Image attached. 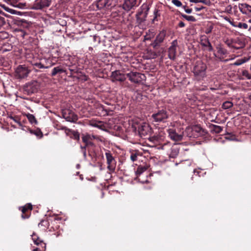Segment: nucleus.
<instances>
[{
    "label": "nucleus",
    "instance_id": "f257e3e1",
    "mask_svg": "<svg viewBox=\"0 0 251 251\" xmlns=\"http://www.w3.org/2000/svg\"><path fill=\"white\" fill-rule=\"evenodd\" d=\"M128 128L135 133H138L140 137H145L151 135L152 128L149 124L144 122L138 117L129 118L128 120Z\"/></svg>",
    "mask_w": 251,
    "mask_h": 251
},
{
    "label": "nucleus",
    "instance_id": "f03ea898",
    "mask_svg": "<svg viewBox=\"0 0 251 251\" xmlns=\"http://www.w3.org/2000/svg\"><path fill=\"white\" fill-rule=\"evenodd\" d=\"M206 65L202 61H197L194 67L193 72L198 80H201L205 76Z\"/></svg>",
    "mask_w": 251,
    "mask_h": 251
},
{
    "label": "nucleus",
    "instance_id": "7ed1b4c3",
    "mask_svg": "<svg viewBox=\"0 0 251 251\" xmlns=\"http://www.w3.org/2000/svg\"><path fill=\"white\" fill-rule=\"evenodd\" d=\"M39 87V83L36 80H33L24 85V90L27 95H31L37 92Z\"/></svg>",
    "mask_w": 251,
    "mask_h": 251
},
{
    "label": "nucleus",
    "instance_id": "20e7f679",
    "mask_svg": "<svg viewBox=\"0 0 251 251\" xmlns=\"http://www.w3.org/2000/svg\"><path fill=\"white\" fill-rule=\"evenodd\" d=\"M126 77L132 82L135 83H143L145 80V75L139 73L130 72L126 74Z\"/></svg>",
    "mask_w": 251,
    "mask_h": 251
},
{
    "label": "nucleus",
    "instance_id": "39448f33",
    "mask_svg": "<svg viewBox=\"0 0 251 251\" xmlns=\"http://www.w3.org/2000/svg\"><path fill=\"white\" fill-rule=\"evenodd\" d=\"M169 115L166 110L161 109L151 115L153 121L155 122H165L168 118Z\"/></svg>",
    "mask_w": 251,
    "mask_h": 251
},
{
    "label": "nucleus",
    "instance_id": "423d86ee",
    "mask_svg": "<svg viewBox=\"0 0 251 251\" xmlns=\"http://www.w3.org/2000/svg\"><path fill=\"white\" fill-rule=\"evenodd\" d=\"M178 47L177 40H174L171 43V46L168 49V57L172 60H175L176 54V50Z\"/></svg>",
    "mask_w": 251,
    "mask_h": 251
},
{
    "label": "nucleus",
    "instance_id": "0eeeda50",
    "mask_svg": "<svg viewBox=\"0 0 251 251\" xmlns=\"http://www.w3.org/2000/svg\"><path fill=\"white\" fill-rule=\"evenodd\" d=\"M30 72V71L25 65L18 66L16 70V75L20 78L26 77Z\"/></svg>",
    "mask_w": 251,
    "mask_h": 251
},
{
    "label": "nucleus",
    "instance_id": "6e6552de",
    "mask_svg": "<svg viewBox=\"0 0 251 251\" xmlns=\"http://www.w3.org/2000/svg\"><path fill=\"white\" fill-rule=\"evenodd\" d=\"M168 133L170 138L175 141H180L182 140V134H178L173 128L168 129Z\"/></svg>",
    "mask_w": 251,
    "mask_h": 251
},
{
    "label": "nucleus",
    "instance_id": "1a4fd4ad",
    "mask_svg": "<svg viewBox=\"0 0 251 251\" xmlns=\"http://www.w3.org/2000/svg\"><path fill=\"white\" fill-rule=\"evenodd\" d=\"M166 36V32L165 31H161L156 36L155 40L151 44V46L153 48H155L156 47L159 46V45L163 42L165 37Z\"/></svg>",
    "mask_w": 251,
    "mask_h": 251
},
{
    "label": "nucleus",
    "instance_id": "9d476101",
    "mask_svg": "<svg viewBox=\"0 0 251 251\" xmlns=\"http://www.w3.org/2000/svg\"><path fill=\"white\" fill-rule=\"evenodd\" d=\"M200 44L202 47L208 48V50L209 51H212L213 50L209 39L205 35H201V36Z\"/></svg>",
    "mask_w": 251,
    "mask_h": 251
},
{
    "label": "nucleus",
    "instance_id": "9b49d317",
    "mask_svg": "<svg viewBox=\"0 0 251 251\" xmlns=\"http://www.w3.org/2000/svg\"><path fill=\"white\" fill-rule=\"evenodd\" d=\"M105 156L107 159V163L108 164V168L110 170H113L115 168V160L111 154L109 152H107L105 153Z\"/></svg>",
    "mask_w": 251,
    "mask_h": 251
},
{
    "label": "nucleus",
    "instance_id": "f8f14e48",
    "mask_svg": "<svg viewBox=\"0 0 251 251\" xmlns=\"http://www.w3.org/2000/svg\"><path fill=\"white\" fill-rule=\"evenodd\" d=\"M240 11L244 14L251 15V6L247 3H241L239 5Z\"/></svg>",
    "mask_w": 251,
    "mask_h": 251
},
{
    "label": "nucleus",
    "instance_id": "ddd939ff",
    "mask_svg": "<svg viewBox=\"0 0 251 251\" xmlns=\"http://www.w3.org/2000/svg\"><path fill=\"white\" fill-rule=\"evenodd\" d=\"M163 139V136L162 135L155 134L152 136L150 135L148 140L154 144H159Z\"/></svg>",
    "mask_w": 251,
    "mask_h": 251
},
{
    "label": "nucleus",
    "instance_id": "4468645a",
    "mask_svg": "<svg viewBox=\"0 0 251 251\" xmlns=\"http://www.w3.org/2000/svg\"><path fill=\"white\" fill-rule=\"evenodd\" d=\"M32 205L30 203H28V204L25 205L24 207H22L21 211L23 213V214L22 215V218H23V219L28 218L29 217V215L25 214V213L28 210H32Z\"/></svg>",
    "mask_w": 251,
    "mask_h": 251
},
{
    "label": "nucleus",
    "instance_id": "2eb2a0df",
    "mask_svg": "<svg viewBox=\"0 0 251 251\" xmlns=\"http://www.w3.org/2000/svg\"><path fill=\"white\" fill-rule=\"evenodd\" d=\"M128 154V155H129L130 159L132 162L137 160L138 157L140 155V152L137 150L129 151Z\"/></svg>",
    "mask_w": 251,
    "mask_h": 251
},
{
    "label": "nucleus",
    "instance_id": "dca6fc26",
    "mask_svg": "<svg viewBox=\"0 0 251 251\" xmlns=\"http://www.w3.org/2000/svg\"><path fill=\"white\" fill-rule=\"evenodd\" d=\"M112 76L116 80L119 81H123L125 79V76L124 75L121 74L119 71H115L112 73Z\"/></svg>",
    "mask_w": 251,
    "mask_h": 251
},
{
    "label": "nucleus",
    "instance_id": "f3484780",
    "mask_svg": "<svg viewBox=\"0 0 251 251\" xmlns=\"http://www.w3.org/2000/svg\"><path fill=\"white\" fill-rule=\"evenodd\" d=\"M50 1L49 0H40V2L37 4V9H42L44 7L50 6Z\"/></svg>",
    "mask_w": 251,
    "mask_h": 251
},
{
    "label": "nucleus",
    "instance_id": "a211bd4d",
    "mask_svg": "<svg viewBox=\"0 0 251 251\" xmlns=\"http://www.w3.org/2000/svg\"><path fill=\"white\" fill-rule=\"evenodd\" d=\"M132 99L137 102H140L143 99V96L140 92L135 91L132 96Z\"/></svg>",
    "mask_w": 251,
    "mask_h": 251
},
{
    "label": "nucleus",
    "instance_id": "6ab92c4d",
    "mask_svg": "<svg viewBox=\"0 0 251 251\" xmlns=\"http://www.w3.org/2000/svg\"><path fill=\"white\" fill-rule=\"evenodd\" d=\"M61 129L65 130V132L67 134H68L69 132H71L72 133L74 138L75 139H76L77 140H79V134L78 133V132L74 130H71L67 128L66 127H62Z\"/></svg>",
    "mask_w": 251,
    "mask_h": 251
},
{
    "label": "nucleus",
    "instance_id": "aec40b11",
    "mask_svg": "<svg viewBox=\"0 0 251 251\" xmlns=\"http://www.w3.org/2000/svg\"><path fill=\"white\" fill-rule=\"evenodd\" d=\"M111 0H99L98 3V6L100 8L109 6L111 5Z\"/></svg>",
    "mask_w": 251,
    "mask_h": 251
},
{
    "label": "nucleus",
    "instance_id": "412c9836",
    "mask_svg": "<svg viewBox=\"0 0 251 251\" xmlns=\"http://www.w3.org/2000/svg\"><path fill=\"white\" fill-rule=\"evenodd\" d=\"M201 128L200 126H194L192 127H187L186 128L185 132H196L197 133H201Z\"/></svg>",
    "mask_w": 251,
    "mask_h": 251
},
{
    "label": "nucleus",
    "instance_id": "4be33fe9",
    "mask_svg": "<svg viewBox=\"0 0 251 251\" xmlns=\"http://www.w3.org/2000/svg\"><path fill=\"white\" fill-rule=\"evenodd\" d=\"M250 59V57H244L243 58H240L237 60L234 63L233 65L235 66H239L242 64L248 61Z\"/></svg>",
    "mask_w": 251,
    "mask_h": 251
},
{
    "label": "nucleus",
    "instance_id": "5701e85b",
    "mask_svg": "<svg viewBox=\"0 0 251 251\" xmlns=\"http://www.w3.org/2000/svg\"><path fill=\"white\" fill-rule=\"evenodd\" d=\"M216 49L217 50V52L220 55H225L227 53V50L223 48L221 45H218Z\"/></svg>",
    "mask_w": 251,
    "mask_h": 251
},
{
    "label": "nucleus",
    "instance_id": "b1692460",
    "mask_svg": "<svg viewBox=\"0 0 251 251\" xmlns=\"http://www.w3.org/2000/svg\"><path fill=\"white\" fill-rule=\"evenodd\" d=\"M90 125L94 127H96L100 129H102L103 126L102 122L101 121H91Z\"/></svg>",
    "mask_w": 251,
    "mask_h": 251
},
{
    "label": "nucleus",
    "instance_id": "393cba45",
    "mask_svg": "<svg viewBox=\"0 0 251 251\" xmlns=\"http://www.w3.org/2000/svg\"><path fill=\"white\" fill-rule=\"evenodd\" d=\"M96 136L89 134H84L82 137V141H92L96 139Z\"/></svg>",
    "mask_w": 251,
    "mask_h": 251
},
{
    "label": "nucleus",
    "instance_id": "a878e982",
    "mask_svg": "<svg viewBox=\"0 0 251 251\" xmlns=\"http://www.w3.org/2000/svg\"><path fill=\"white\" fill-rule=\"evenodd\" d=\"M179 153V149L176 147H173L171 149L170 156L172 158L176 157Z\"/></svg>",
    "mask_w": 251,
    "mask_h": 251
},
{
    "label": "nucleus",
    "instance_id": "bb28decb",
    "mask_svg": "<svg viewBox=\"0 0 251 251\" xmlns=\"http://www.w3.org/2000/svg\"><path fill=\"white\" fill-rule=\"evenodd\" d=\"M64 72H65V70H63V69H62L61 68H60V67H54L52 71L51 75L54 76L57 74H58V73L61 74V73H64Z\"/></svg>",
    "mask_w": 251,
    "mask_h": 251
},
{
    "label": "nucleus",
    "instance_id": "cd10ccee",
    "mask_svg": "<svg viewBox=\"0 0 251 251\" xmlns=\"http://www.w3.org/2000/svg\"><path fill=\"white\" fill-rule=\"evenodd\" d=\"M211 130L216 133H219L223 130V127L218 125H213L211 126Z\"/></svg>",
    "mask_w": 251,
    "mask_h": 251
},
{
    "label": "nucleus",
    "instance_id": "c85d7f7f",
    "mask_svg": "<svg viewBox=\"0 0 251 251\" xmlns=\"http://www.w3.org/2000/svg\"><path fill=\"white\" fill-rule=\"evenodd\" d=\"M136 4V0H126V9H131Z\"/></svg>",
    "mask_w": 251,
    "mask_h": 251
},
{
    "label": "nucleus",
    "instance_id": "c756f323",
    "mask_svg": "<svg viewBox=\"0 0 251 251\" xmlns=\"http://www.w3.org/2000/svg\"><path fill=\"white\" fill-rule=\"evenodd\" d=\"M233 106V103L231 101H226L222 104V108L224 109H229Z\"/></svg>",
    "mask_w": 251,
    "mask_h": 251
},
{
    "label": "nucleus",
    "instance_id": "7c9ffc66",
    "mask_svg": "<svg viewBox=\"0 0 251 251\" xmlns=\"http://www.w3.org/2000/svg\"><path fill=\"white\" fill-rule=\"evenodd\" d=\"M26 117L31 124H37V121L33 115L31 114H27L26 115Z\"/></svg>",
    "mask_w": 251,
    "mask_h": 251
},
{
    "label": "nucleus",
    "instance_id": "2f4dec72",
    "mask_svg": "<svg viewBox=\"0 0 251 251\" xmlns=\"http://www.w3.org/2000/svg\"><path fill=\"white\" fill-rule=\"evenodd\" d=\"M147 169V167L145 166H139L137 171H136V173L137 175H141L143 172H144L145 171H146Z\"/></svg>",
    "mask_w": 251,
    "mask_h": 251
},
{
    "label": "nucleus",
    "instance_id": "473e14b6",
    "mask_svg": "<svg viewBox=\"0 0 251 251\" xmlns=\"http://www.w3.org/2000/svg\"><path fill=\"white\" fill-rule=\"evenodd\" d=\"M181 16L185 20L190 22H195L196 21V18L193 16H188L187 15L181 14Z\"/></svg>",
    "mask_w": 251,
    "mask_h": 251
},
{
    "label": "nucleus",
    "instance_id": "72a5a7b5",
    "mask_svg": "<svg viewBox=\"0 0 251 251\" xmlns=\"http://www.w3.org/2000/svg\"><path fill=\"white\" fill-rule=\"evenodd\" d=\"M236 27H239L240 28H243L246 29L248 28V25L246 23H239L237 25H236Z\"/></svg>",
    "mask_w": 251,
    "mask_h": 251
},
{
    "label": "nucleus",
    "instance_id": "f704fd0d",
    "mask_svg": "<svg viewBox=\"0 0 251 251\" xmlns=\"http://www.w3.org/2000/svg\"><path fill=\"white\" fill-rule=\"evenodd\" d=\"M32 239L35 244L37 245H39V242H37V240L39 239V237L37 236L36 234H33V235H32Z\"/></svg>",
    "mask_w": 251,
    "mask_h": 251
},
{
    "label": "nucleus",
    "instance_id": "c9c22d12",
    "mask_svg": "<svg viewBox=\"0 0 251 251\" xmlns=\"http://www.w3.org/2000/svg\"><path fill=\"white\" fill-rule=\"evenodd\" d=\"M32 65L37 67L38 68L43 69V68H48V67H45L43 64H42L40 62L35 63L32 64Z\"/></svg>",
    "mask_w": 251,
    "mask_h": 251
},
{
    "label": "nucleus",
    "instance_id": "e433bc0d",
    "mask_svg": "<svg viewBox=\"0 0 251 251\" xmlns=\"http://www.w3.org/2000/svg\"><path fill=\"white\" fill-rule=\"evenodd\" d=\"M64 117L69 122H74L77 120L76 116H74L72 118H70L69 117H65V115H64Z\"/></svg>",
    "mask_w": 251,
    "mask_h": 251
},
{
    "label": "nucleus",
    "instance_id": "4c0bfd02",
    "mask_svg": "<svg viewBox=\"0 0 251 251\" xmlns=\"http://www.w3.org/2000/svg\"><path fill=\"white\" fill-rule=\"evenodd\" d=\"M172 3L177 7H180L182 6L181 2L179 0H172Z\"/></svg>",
    "mask_w": 251,
    "mask_h": 251
},
{
    "label": "nucleus",
    "instance_id": "58836bf2",
    "mask_svg": "<svg viewBox=\"0 0 251 251\" xmlns=\"http://www.w3.org/2000/svg\"><path fill=\"white\" fill-rule=\"evenodd\" d=\"M223 18L226 21L228 22L232 26H236V25L234 24V23L231 21L229 18H228L227 17H224Z\"/></svg>",
    "mask_w": 251,
    "mask_h": 251
},
{
    "label": "nucleus",
    "instance_id": "ea45409f",
    "mask_svg": "<svg viewBox=\"0 0 251 251\" xmlns=\"http://www.w3.org/2000/svg\"><path fill=\"white\" fill-rule=\"evenodd\" d=\"M154 36V34H151V35H148V34H146L145 36H144V39L145 40H150L151 38H152Z\"/></svg>",
    "mask_w": 251,
    "mask_h": 251
},
{
    "label": "nucleus",
    "instance_id": "a19ab883",
    "mask_svg": "<svg viewBox=\"0 0 251 251\" xmlns=\"http://www.w3.org/2000/svg\"><path fill=\"white\" fill-rule=\"evenodd\" d=\"M5 19L3 17L0 16V27L5 24Z\"/></svg>",
    "mask_w": 251,
    "mask_h": 251
},
{
    "label": "nucleus",
    "instance_id": "79ce46f5",
    "mask_svg": "<svg viewBox=\"0 0 251 251\" xmlns=\"http://www.w3.org/2000/svg\"><path fill=\"white\" fill-rule=\"evenodd\" d=\"M154 18L153 19V21H154L156 18L159 16V14L158 13V10L157 9H155L154 11Z\"/></svg>",
    "mask_w": 251,
    "mask_h": 251
},
{
    "label": "nucleus",
    "instance_id": "37998d69",
    "mask_svg": "<svg viewBox=\"0 0 251 251\" xmlns=\"http://www.w3.org/2000/svg\"><path fill=\"white\" fill-rule=\"evenodd\" d=\"M225 43L229 47H231V41L228 39L226 40L225 41Z\"/></svg>",
    "mask_w": 251,
    "mask_h": 251
},
{
    "label": "nucleus",
    "instance_id": "c03bdc74",
    "mask_svg": "<svg viewBox=\"0 0 251 251\" xmlns=\"http://www.w3.org/2000/svg\"><path fill=\"white\" fill-rule=\"evenodd\" d=\"M84 143H85L86 146H88L89 145L92 146L93 145V143L92 142V141H83Z\"/></svg>",
    "mask_w": 251,
    "mask_h": 251
},
{
    "label": "nucleus",
    "instance_id": "a18cd8bd",
    "mask_svg": "<svg viewBox=\"0 0 251 251\" xmlns=\"http://www.w3.org/2000/svg\"><path fill=\"white\" fill-rule=\"evenodd\" d=\"M32 133H33L35 134L36 136H41L42 135V132L40 131H35L34 132H31Z\"/></svg>",
    "mask_w": 251,
    "mask_h": 251
},
{
    "label": "nucleus",
    "instance_id": "49530a36",
    "mask_svg": "<svg viewBox=\"0 0 251 251\" xmlns=\"http://www.w3.org/2000/svg\"><path fill=\"white\" fill-rule=\"evenodd\" d=\"M204 7L203 6H200V7H196L195 8L196 11H200L202 9H203Z\"/></svg>",
    "mask_w": 251,
    "mask_h": 251
},
{
    "label": "nucleus",
    "instance_id": "de8ad7c7",
    "mask_svg": "<svg viewBox=\"0 0 251 251\" xmlns=\"http://www.w3.org/2000/svg\"><path fill=\"white\" fill-rule=\"evenodd\" d=\"M200 2L203 3L206 5H209V2L207 0H200Z\"/></svg>",
    "mask_w": 251,
    "mask_h": 251
},
{
    "label": "nucleus",
    "instance_id": "09e8293b",
    "mask_svg": "<svg viewBox=\"0 0 251 251\" xmlns=\"http://www.w3.org/2000/svg\"><path fill=\"white\" fill-rule=\"evenodd\" d=\"M178 25L180 27H183L185 26V24L183 22H180L178 24Z\"/></svg>",
    "mask_w": 251,
    "mask_h": 251
},
{
    "label": "nucleus",
    "instance_id": "8fccbe9b",
    "mask_svg": "<svg viewBox=\"0 0 251 251\" xmlns=\"http://www.w3.org/2000/svg\"><path fill=\"white\" fill-rule=\"evenodd\" d=\"M185 11L186 13H187L188 14H190L192 12V9L187 8L186 9H185Z\"/></svg>",
    "mask_w": 251,
    "mask_h": 251
},
{
    "label": "nucleus",
    "instance_id": "3c124183",
    "mask_svg": "<svg viewBox=\"0 0 251 251\" xmlns=\"http://www.w3.org/2000/svg\"><path fill=\"white\" fill-rule=\"evenodd\" d=\"M190 1L191 2L197 3L200 2V0H190Z\"/></svg>",
    "mask_w": 251,
    "mask_h": 251
},
{
    "label": "nucleus",
    "instance_id": "603ef678",
    "mask_svg": "<svg viewBox=\"0 0 251 251\" xmlns=\"http://www.w3.org/2000/svg\"><path fill=\"white\" fill-rule=\"evenodd\" d=\"M82 153H83V156H84V158H86V150H83V151H82Z\"/></svg>",
    "mask_w": 251,
    "mask_h": 251
},
{
    "label": "nucleus",
    "instance_id": "864d4df0",
    "mask_svg": "<svg viewBox=\"0 0 251 251\" xmlns=\"http://www.w3.org/2000/svg\"><path fill=\"white\" fill-rule=\"evenodd\" d=\"M0 34H2L3 36L5 38L6 37L5 35H7V34L6 32H1Z\"/></svg>",
    "mask_w": 251,
    "mask_h": 251
},
{
    "label": "nucleus",
    "instance_id": "5fc2aeb1",
    "mask_svg": "<svg viewBox=\"0 0 251 251\" xmlns=\"http://www.w3.org/2000/svg\"><path fill=\"white\" fill-rule=\"evenodd\" d=\"M86 145L84 147L81 146V149L82 150V151H83V150H86Z\"/></svg>",
    "mask_w": 251,
    "mask_h": 251
},
{
    "label": "nucleus",
    "instance_id": "6e6d98bb",
    "mask_svg": "<svg viewBox=\"0 0 251 251\" xmlns=\"http://www.w3.org/2000/svg\"><path fill=\"white\" fill-rule=\"evenodd\" d=\"M83 77H84V78H83V79L84 80H87V77L86 75H84V76H83Z\"/></svg>",
    "mask_w": 251,
    "mask_h": 251
},
{
    "label": "nucleus",
    "instance_id": "4d7b16f0",
    "mask_svg": "<svg viewBox=\"0 0 251 251\" xmlns=\"http://www.w3.org/2000/svg\"><path fill=\"white\" fill-rule=\"evenodd\" d=\"M33 251H41L39 249L36 248V249H34Z\"/></svg>",
    "mask_w": 251,
    "mask_h": 251
},
{
    "label": "nucleus",
    "instance_id": "13d9d810",
    "mask_svg": "<svg viewBox=\"0 0 251 251\" xmlns=\"http://www.w3.org/2000/svg\"><path fill=\"white\" fill-rule=\"evenodd\" d=\"M12 2H18L20 0H11Z\"/></svg>",
    "mask_w": 251,
    "mask_h": 251
},
{
    "label": "nucleus",
    "instance_id": "bf43d9fd",
    "mask_svg": "<svg viewBox=\"0 0 251 251\" xmlns=\"http://www.w3.org/2000/svg\"><path fill=\"white\" fill-rule=\"evenodd\" d=\"M37 242H39V244H40V243H42V240H41L39 238V239H38V240H37Z\"/></svg>",
    "mask_w": 251,
    "mask_h": 251
},
{
    "label": "nucleus",
    "instance_id": "052dcab7",
    "mask_svg": "<svg viewBox=\"0 0 251 251\" xmlns=\"http://www.w3.org/2000/svg\"><path fill=\"white\" fill-rule=\"evenodd\" d=\"M156 56V53L155 52H153V54L152 57L153 58H155Z\"/></svg>",
    "mask_w": 251,
    "mask_h": 251
},
{
    "label": "nucleus",
    "instance_id": "680f3d73",
    "mask_svg": "<svg viewBox=\"0 0 251 251\" xmlns=\"http://www.w3.org/2000/svg\"><path fill=\"white\" fill-rule=\"evenodd\" d=\"M183 9H184V10H185V9H187V8H186V5L183 6Z\"/></svg>",
    "mask_w": 251,
    "mask_h": 251
},
{
    "label": "nucleus",
    "instance_id": "e2e57ef3",
    "mask_svg": "<svg viewBox=\"0 0 251 251\" xmlns=\"http://www.w3.org/2000/svg\"><path fill=\"white\" fill-rule=\"evenodd\" d=\"M188 136H189L190 137H192V136H193V134H189V135H188ZM194 136H195V135H194Z\"/></svg>",
    "mask_w": 251,
    "mask_h": 251
},
{
    "label": "nucleus",
    "instance_id": "0e129e2a",
    "mask_svg": "<svg viewBox=\"0 0 251 251\" xmlns=\"http://www.w3.org/2000/svg\"><path fill=\"white\" fill-rule=\"evenodd\" d=\"M219 59H220V60L222 61L223 60L222 59H223V57H220Z\"/></svg>",
    "mask_w": 251,
    "mask_h": 251
},
{
    "label": "nucleus",
    "instance_id": "69168bd1",
    "mask_svg": "<svg viewBox=\"0 0 251 251\" xmlns=\"http://www.w3.org/2000/svg\"><path fill=\"white\" fill-rule=\"evenodd\" d=\"M248 22L250 23H251V19H250L249 21H248Z\"/></svg>",
    "mask_w": 251,
    "mask_h": 251
},
{
    "label": "nucleus",
    "instance_id": "338daca9",
    "mask_svg": "<svg viewBox=\"0 0 251 251\" xmlns=\"http://www.w3.org/2000/svg\"><path fill=\"white\" fill-rule=\"evenodd\" d=\"M117 129H118V130H120V129H121V127H118Z\"/></svg>",
    "mask_w": 251,
    "mask_h": 251
},
{
    "label": "nucleus",
    "instance_id": "774afa93",
    "mask_svg": "<svg viewBox=\"0 0 251 251\" xmlns=\"http://www.w3.org/2000/svg\"><path fill=\"white\" fill-rule=\"evenodd\" d=\"M228 60H229L228 59H226V60H224V61H225V62H227V61H228Z\"/></svg>",
    "mask_w": 251,
    "mask_h": 251
}]
</instances>
